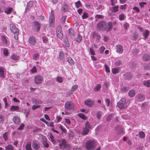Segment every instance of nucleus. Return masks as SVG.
I'll use <instances>...</instances> for the list:
<instances>
[{
    "instance_id": "nucleus-1",
    "label": "nucleus",
    "mask_w": 150,
    "mask_h": 150,
    "mask_svg": "<svg viewBox=\"0 0 150 150\" xmlns=\"http://www.w3.org/2000/svg\"><path fill=\"white\" fill-rule=\"evenodd\" d=\"M96 142L92 140L87 141L86 144V148L87 150H92L96 147Z\"/></svg>"
},
{
    "instance_id": "nucleus-2",
    "label": "nucleus",
    "mask_w": 150,
    "mask_h": 150,
    "mask_svg": "<svg viewBox=\"0 0 150 150\" xmlns=\"http://www.w3.org/2000/svg\"><path fill=\"white\" fill-rule=\"evenodd\" d=\"M59 145L60 148L62 149H68L70 148V145L67 144L66 141L65 139H62L59 140Z\"/></svg>"
},
{
    "instance_id": "nucleus-3",
    "label": "nucleus",
    "mask_w": 150,
    "mask_h": 150,
    "mask_svg": "<svg viewBox=\"0 0 150 150\" xmlns=\"http://www.w3.org/2000/svg\"><path fill=\"white\" fill-rule=\"evenodd\" d=\"M10 29L11 31L14 34V38L15 39L17 40L18 39V36L19 34V30L16 26L14 25H10Z\"/></svg>"
},
{
    "instance_id": "nucleus-4",
    "label": "nucleus",
    "mask_w": 150,
    "mask_h": 150,
    "mask_svg": "<svg viewBox=\"0 0 150 150\" xmlns=\"http://www.w3.org/2000/svg\"><path fill=\"white\" fill-rule=\"evenodd\" d=\"M117 106L120 109H124L126 108V100L124 98H122L118 102Z\"/></svg>"
},
{
    "instance_id": "nucleus-5",
    "label": "nucleus",
    "mask_w": 150,
    "mask_h": 150,
    "mask_svg": "<svg viewBox=\"0 0 150 150\" xmlns=\"http://www.w3.org/2000/svg\"><path fill=\"white\" fill-rule=\"evenodd\" d=\"M35 83L37 84L41 83L43 81V78L41 76L38 75L35 76L34 78Z\"/></svg>"
},
{
    "instance_id": "nucleus-6",
    "label": "nucleus",
    "mask_w": 150,
    "mask_h": 150,
    "mask_svg": "<svg viewBox=\"0 0 150 150\" xmlns=\"http://www.w3.org/2000/svg\"><path fill=\"white\" fill-rule=\"evenodd\" d=\"M91 126L89 124V123L87 122H86L84 127H83V134L84 135L87 134L89 130V129L91 128Z\"/></svg>"
},
{
    "instance_id": "nucleus-7",
    "label": "nucleus",
    "mask_w": 150,
    "mask_h": 150,
    "mask_svg": "<svg viewBox=\"0 0 150 150\" xmlns=\"http://www.w3.org/2000/svg\"><path fill=\"white\" fill-rule=\"evenodd\" d=\"M56 33L58 38L60 39H62L63 36L62 31V28L61 26H59L56 29Z\"/></svg>"
},
{
    "instance_id": "nucleus-8",
    "label": "nucleus",
    "mask_w": 150,
    "mask_h": 150,
    "mask_svg": "<svg viewBox=\"0 0 150 150\" xmlns=\"http://www.w3.org/2000/svg\"><path fill=\"white\" fill-rule=\"evenodd\" d=\"M74 105L71 101H68L65 103V107L66 108L71 110L74 108Z\"/></svg>"
},
{
    "instance_id": "nucleus-9",
    "label": "nucleus",
    "mask_w": 150,
    "mask_h": 150,
    "mask_svg": "<svg viewBox=\"0 0 150 150\" xmlns=\"http://www.w3.org/2000/svg\"><path fill=\"white\" fill-rule=\"evenodd\" d=\"M91 34L92 35L93 38L94 39H96V41L97 42H98L99 40L101 38L100 35H98L97 33L95 32H92Z\"/></svg>"
},
{
    "instance_id": "nucleus-10",
    "label": "nucleus",
    "mask_w": 150,
    "mask_h": 150,
    "mask_svg": "<svg viewBox=\"0 0 150 150\" xmlns=\"http://www.w3.org/2000/svg\"><path fill=\"white\" fill-rule=\"evenodd\" d=\"M32 146L35 149H38L40 147V144L39 142L36 140H34L32 143Z\"/></svg>"
},
{
    "instance_id": "nucleus-11",
    "label": "nucleus",
    "mask_w": 150,
    "mask_h": 150,
    "mask_svg": "<svg viewBox=\"0 0 150 150\" xmlns=\"http://www.w3.org/2000/svg\"><path fill=\"white\" fill-rule=\"evenodd\" d=\"M115 49L116 52L120 54H122L123 52V49L122 47L120 45H117L115 47Z\"/></svg>"
},
{
    "instance_id": "nucleus-12",
    "label": "nucleus",
    "mask_w": 150,
    "mask_h": 150,
    "mask_svg": "<svg viewBox=\"0 0 150 150\" xmlns=\"http://www.w3.org/2000/svg\"><path fill=\"white\" fill-rule=\"evenodd\" d=\"M54 21V17L52 11H51V15L49 19V25L51 26L53 25Z\"/></svg>"
},
{
    "instance_id": "nucleus-13",
    "label": "nucleus",
    "mask_w": 150,
    "mask_h": 150,
    "mask_svg": "<svg viewBox=\"0 0 150 150\" xmlns=\"http://www.w3.org/2000/svg\"><path fill=\"white\" fill-rule=\"evenodd\" d=\"M97 27L102 31H104L106 29L105 25L102 23H99L97 25Z\"/></svg>"
},
{
    "instance_id": "nucleus-14",
    "label": "nucleus",
    "mask_w": 150,
    "mask_h": 150,
    "mask_svg": "<svg viewBox=\"0 0 150 150\" xmlns=\"http://www.w3.org/2000/svg\"><path fill=\"white\" fill-rule=\"evenodd\" d=\"M29 42L31 45H35L36 42V39L34 37H31L29 38Z\"/></svg>"
},
{
    "instance_id": "nucleus-15",
    "label": "nucleus",
    "mask_w": 150,
    "mask_h": 150,
    "mask_svg": "<svg viewBox=\"0 0 150 150\" xmlns=\"http://www.w3.org/2000/svg\"><path fill=\"white\" fill-rule=\"evenodd\" d=\"M84 103L85 105L89 107L92 106L94 104V102L93 100H86Z\"/></svg>"
},
{
    "instance_id": "nucleus-16",
    "label": "nucleus",
    "mask_w": 150,
    "mask_h": 150,
    "mask_svg": "<svg viewBox=\"0 0 150 150\" xmlns=\"http://www.w3.org/2000/svg\"><path fill=\"white\" fill-rule=\"evenodd\" d=\"M34 26L36 29L37 31H39L40 28V24L38 22L35 21L33 23Z\"/></svg>"
},
{
    "instance_id": "nucleus-17",
    "label": "nucleus",
    "mask_w": 150,
    "mask_h": 150,
    "mask_svg": "<svg viewBox=\"0 0 150 150\" xmlns=\"http://www.w3.org/2000/svg\"><path fill=\"white\" fill-rule=\"evenodd\" d=\"M19 106L18 105H12L11 106L10 110L11 112L17 111L19 110Z\"/></svg>"
},
{
    "instance_id": "nucleus-18",
    "label": "nucleus",
    "mask_w": 150,
    "mask_h": 150,
    "mask_svg": "<svg viewBox=\"0 0 150 150\" xmlns=\"http://www.w3.org/2000/svg\"><path fill=\"white\" fill-rule=\"evenodd\" d=\"M150 59V56L147 54H144L142 56V59L144 61H147Z\"/></svg>"
},
{
    "instance_id": "nucleus-19",
    "label": "nucleus",
    "mask_w": 150,
    "mask_h": 150,
    "mask_svg": "<svg viewBox=\"0 0 150 150\" xmlns=\"http://www.w3.org/2000/svg\"><path fill=\"white\" fill-rule=\"evenodd\" d=\"M13 121L16 124H18L20 122V119L17 116H14L13 118Z\"/></svg>"
},
{
    "instance_id": "nucleus-20",
    "label": "nucleus",
    "mask_w": 150,
    "mask_h": 150,
    "mask_svg": "<svg viewBox=\"0 0 150 150\" xmlns=\"http://www.w3.org/2000/svg\"><path fill=\"white\" fill-rule=\"evenodd\" d=\"M125 79L126 80H129L132 77V74L129 73H126L124 75Z\"/></svg>"
},
{
    "instance_id": "nucleus-21",
    "label": "nucleus",
    "mask_w": 150,
    "mask_h": 150,
    "mask_svg": "<svg viewBox=\"0 0 150 150\" xmlns=\"http://www.w3.org/2000/svg\"><path fill=\"white\" fill-rule=\"evenodd\" d=\"M149 34V31L148 30H145L143 33V35L144 39H146Z\"/></svg>"
},
{
    "instance_id": "nucleus-22",
    "label": "nucleus",
    "mask_w": 150,
    "mask_h": 150,
    "mask_svg": "<svg viewBox=\"0 0 150 150\" xmlns=\"http://www.w3.org/2000/svg\"><path fill=\"white\" fill-rule=\"evenodd\" d=\"M69 35L70 37L73 38L74 36V31L72 28H70L69 30Z\"/></svg>"
},
{
    "instance_id": "nucleus-23",
    "label": "nucleus",
    "mask_w": 150,
    "mask_h": 150,
    "mask_svg": "<svg viewBox=\"0 0 150 150\" xmlns=\"http://www.w3.org/2000/svg\"><path fill=\"white\" fill-rule=\"evenodd\" d=\"M137 100L139 101H141L144 100V97L143 95L141 94H139L137 96Z\"/></svg>"
},
{
    "instance_id": "nucleus-24",
    "label": "nucleus",
    "mask_w": 150,
    "mask_h": 150,
    "mask_svg": "<svg viewBox=\"0 0 150 150\" xmlns=\"http://www.w3.org/2000/svg\"><path fill=\"white\" fill-rule=\"evenodd\" d=\"M116 129L119 134H122L123 132V130L121 126H120L116 127Z\"/></svg>"
},
{
    "instance_id": "nucleus-25",
    "label": "nucleus",
    "mask_w": 150,
    "mask_h": 150,
    "mask_svg": "<svg viewBox=\"0 0 150 150\" xmlns=\"http://www.w3.org/2000/svg\"><path fill=\"white\" fill-rule=\"evenodd\" d=\"M139 136L140 138L142 139H143L145 137V134L144 132L141 131L139 132Z\"/></svg>"
},
{
    "instance_id": "nucleus-26",
    "label": "nucleus",
    "mask_w": 150,
    "mask_h": 150,
    "mask_svg": "<svg viewBox=\"0 0 150 150\" xmlns=\"http://www.w3.org/2000/svg\"><path fill=\"white\" fill-rule=\"evenodd\" d=\"M101 88V86L100 84L97 85L93 89V91H94L97 92L99 91Z\"/></svg>"
},
{
    "instance_id": "nucleus-27",
    "label": "nucleus",
    "mask_w": 150,
    "mask_h": 150,
    "mask_svg": "<svg viewBox=\"0 0 150 150\" xmlns=\"http://www.w3.org/2000/svg\"><path fill=\"white\" fill-rule=\"evenodd\" d=\"M26 150H32L31 147V144L30 142H28L25 146Z\"/></svg>"
},
{
    "instance_id": "nucleus-28",
    "label": "nucleus",
    "mask_w": 150,
    "mask_h": 150,
    "mask_svg": "<svg viewBox=\"0 0 150 150\" xmlns=\"http://www.w3.org/2000/svg\"><path fill=\"white\" fill-rule=\"evenodd\" d=\"M112 73L115 74L118 73L119 72V68H116L112 69Z\"/></svg>"
},
{
    "instance_id": "nucleus-29",
    "label": "nucleus",
    "mask_w": 150,
    "mask_h": 150,
    "mask_svg": "<svg viewBox=\"0 0 150 150\" xmlns=\"http://www.w3.org/2000/svg\"><path fill=\"white\" fill-rule=\"evenodd\" d=\"M144 85L147 87H149L150 86V80H148L144 81Z\"/></svg>"
},
{
    "instance_id": "nucleus-30",
    "label": "nucleus",
    "mask_w": 150,
    "mask_h": 150,
    "mask_svg": "<svg viewBox=\"0 0 150 150\" xmlns=\"http://www.w3.org/2000/svg\"><path fill=\"white\" fill-rule=\"evenodd\" d=\"M119 7L117 5L114 6L112 7L111 9L112 11L116 12L118 11Z\"/></svg>"
},
{
    "instance_id": "nucleus-31",
    "label": "nucleus",
    "mask_w": 150,
    "mask_h": 150,
    "mask_svg": "<svg viewBox=\"0 0 150 150\" xmlns=\"http://www.w3.org/2000/svg\"><path fill=\"white\" fill-rule=\"evenodd\" d=\"M12 10V8H8L5 9L4 12L6 14H9L11 13Z\"/></svg>"
},
{
    "instance_id": "nucleus-32",
    "label": "nucleus",
    "mask_w": 150,
    "mask_h": 150,
    "mask_svg": "<svg viewBox=\"0 0 150 150\" xmlns=\"http://www.w3.org/2000/svg\"><path fill=\"white\" fill-rule=\"evenodd\" d=\"M78 85H75L73 86L71 88V89L70 90L71 94H72L73 92L76 90L78 88Z\"/></svg>"
},
{
    "instance_id": "nucleus-33",
    "label": "nucleus",
    "mask_w": 150,
    "mask_h": 150,
    "mask_svg": "<svg viewBox=\"0 0 150 150\" xmlns=\"http://www.w3.org/2000/svg\"><path fill=\"white\" fill-rule=\"evenodd\" d=\"M135 94V91L134 90H130L128 93L129 96L131 97H133Z\"/></svg>"
},
{
    "instance_id": "nucleus-34",
    "label": "nucleus",
    "mask_w": 150,
    "mask_h": 150,
    "mask_svg": "<svg viewBox=\"0 0 150 150\" xmlns=\"http://www.w3.org/2000/svg\"><path fill=\"white\" fill-rule=\"evenodd\" d=\"M0 76L2 78L4 77V71L2 68H0Z\"/></svg>"
},
{
    "instance_id": "nucleus-35",
    "label": "nucleus",
    "mask_w": 150,
    "mask_h": 150,
    "mask_svg": "<svg viewBox=\"0 0 150 150\" xmlns=\"http://www.w3.org/2000/svg\"><path fill=\"white\" fill-rule=\"evenodd\" d=\"M50 139H49V140H50L53 144H54L56 143V141L54 138V137L52 134L51 133L50 134Z\"/></svg>"
},
{
    "instance_id": "nucleus-36",
    "label": "nucleus",
    "mask_w": 150,
    "mask_h": 150,
    "mask_svg": "<svg viewBox=\"0 0 150 150\" xmlns=\"http://www.w3.org/2000/svg\"><path fill=\"white\" fill-rule=\"evenodd\" d=\"M1 39L4 44L6 45L7 43V40L5 36L4 35L1 36Z\"/></svg>"
},
{
    "instance_id": "nucleus-37",
    "label": "nucleus",
    "mask_w": 150,
    "mask_h": 150,
    "mask_svg": "<svg viewBox=\"0 0 150 150\" xmlns=\"http://www.w3.org/2000/svg\"><path fill=\"white\" fill-rule=\"evenodd\" d=\"M103 114V112L101 111H99L96 113V116L98 119L100 118Z\"/></svg>"
},
{
    "instance_id": "nucleus-38",
    "label": "nucleus",
    "mask_w": 150,
    "mask_h": 150,
    "mask_svg": "<svg viewBox=\"0 0 150 150\" xmlns=\"http://www.w3.org/2000/svg\"><path fill=\"white\" fill-rule=\"evenodd\" d=\"M6 150H13L14 148L11 144H8L5 148Z\"/></svg>"
},
{
    "instance_id": "nucleus-39",
    "label": "nucleus",
    "mask_w": 150,
    "mask_h": 150,
    "mask_svg": "<svg viewBox=\"0 0 150 150\" xmlns=\"http://www.w3.org/2000/svg\"><path fill=\"white\" fill-rule=\"evenodd\" d=\"M40 55L39 53H35L34 54L33 56V59L37 60L39 57Z\"/></svg>"
},
{
    "instance_id": "nucleus-40",
    "label": "nucleus",
    "mask_w": 150,
    "mask_h": 150,
    "mask_svg": "<svg viewBox=\"0 0 150 150\" xmlns=\"http://www.w3.org/2000/svg\"><path fill=\"white\" fill-rule=\"evenodd\" d=\"M82 39V37L80 34H78L76 38V41L78 42H79Z\"/></svg>"
},
{
    "instance_id": "nucleus-41",
    "label": "nucleus",
    "mask_w": 150,
    "mask_h": 150,
    "mask_svg": "<svg viewBox=\"0 0 150 150\" xmlns=\"http://www.w3.org/2000/svg\"><path fill=\"white\" fill-rule=\"evenodd\" d=\"M108 31H110L112 29V24L111 22H109L108 23Z\"/></svg>"
},
{
    "instance_id": "nucleus-42",
    "label": "nucleus",
    "mask_w": 150,
    "mask_h": 150,
    "mask_svg": "<svg viewBox=\"0 0 150 150\" xmlns=\"http://www.w3.org/2000/svg\"><path fill=\"white\" fill-rule=\"evenodd\" d=\"M78 115L83 120H86L87 118L85 116V115L83 113H79L78 114Z\"/></svg>"
},
{
    "instance_id": "nucleus-43",
    "label": "nucleus",
    "mask_w": 150,
    "mask_h": 150,
    "mask_svg": "<svg viewBox=\"0 0 150 150\" xmlns=\"http://www.w3.org/2000/svg\"><path fill=\"white\" fill-rule=\"evenodd\" d=\"M66 19V16H64L62 17L61 19V23L63 24L65 22Z\"/></svg>"
},
{
    "instance_id": "nucleus-44",
    "label": "nucleus",
    "mask_w": 150,
    "mask_h": 150,
    "mask_svg": "<svg viewBox=\"0 0 150 150\" xmlns=\"http://www.w3.org/2000/svg\"><path fill=\"white\" fill-rule=\"evenodd\" d=\"M122 63V61L120 60H117L115 61V64L116 66L120 65Z\"/></svg>"
},
{
    "instance_id": "nucleus-45",
    "label": "nucleus",
    "mask_w": 150,
    "mask_h": 150,
    "mask_svg": "<svg viewBox=\"0 0 150 150\" xmlns=\"http://www.w3.org/2000/svg\"><path fill=\"white\" fill-rule=\"evenodd\" d=\"M67 61L68 62L71 64H74V61L71 57H68L67 58Z\"/></svg>"
},
{
    "instance_id": "nucleus-46",
    "label": "nucleus",
    "mask_w": 150,
    "mask_h": 150,
    "mask_svg": "<svg viewBox=\"0 0 150 150\" xmlns=\"http://www.w3.org/2000/svg\"><path fill=\"white\" fill-rule=\"evenodd\" d=\"M11 58L15 60H18L19 58V57L17 55L13 54L11 56Z\"/></svg>"
},
{
    "instance_id": "nucleus-47",
    "label": "nucleus",
    "mask_w": 150,
    "mask_h": 150,
    "mask_svg": "<svg viewBox=\"0 0 150 150\" xmlns=\"http://www.w3.org/2000/svg\"><path fill=\"white\" fill-rule=\"evenodd\" d=\"M57 81L59 83H62L63 81V79L62 77L58 76L56 79Z\"/></svg>"
},
{
    "instance_id": "nucleus-48",
    "label": "nucleus",
    "mask_w": 150,
    "mask_h": 150,
    "mask_svg": "<svg viewBox=\"0 0 150 150\" xmlns=\"http://www.w3.org/2000/svg\"><path fill=\"white\" fill-rule=\"evenodd\" d=\"M103 18V16L97 14L96 15L95 18L96 19V20L97 21L98 19L102 18Z\"/></svg>"
},
{
    "instance_id": "nucleus-49",
    "label": "nucleus",
    "mask_w": 150,
    "mask_h": 150,
    "mask_svg": "<svg viewBox=\"0 0 150 150\" xmlns=\"http://www.w3.org/2000/svg\"><path fill=\"white\" fill-rule=\"evenodd\" d=\"M75 4L77 8L81 6V4L79 1L75 2Z\"/></svg>"
},
{
    "instance_id": "nucleus-50",
    "label": "nucleus",
    "mask_w": 150,
    "mask_h": 150,
    "mask_svg": "<svg viewBox=\"0 0 150 150\" xmlns=\"http://www.w3.org/2000/svg\"><path fill=\"white\" fill-rule=\"evenodd\" d=\"M44 43H47L48 42V39L46 36H43L42 38Z\"/></svg>"
},
{
    "instance_id": "nucleus-51",
    "label": "nucleus",
    "mask_w": 150,
    "mask_h": 150,
    "mask_svg": "<svg viewBox=\"0 0 150 150\" xmlns=\"http://www.w3.org/2000/svg\"><path fill=\"white\" fill-rule=\"evenodd\" d=\"M42 140L41 142L42 143L46 142H47V139L45 137L43 136H42Z\"/></svg>"
},
{
    "instance_id": "nucleus-52",
    "label": "nucleus",
    "mask_w": 150,
    "mask_h": 150,
    "mask_svg": "<svg viewBox=\"0 0 150 150\" xmlns=\"http://www.w3.org/2000/svg\"><path fill=\"white\" fill-rule=\"evenodd\" d=\"M59 56L60 59H62L64 57V53L62 51H60L59 53Z\"/></svg>"
},
{
    "instance_id": "nucleus-53",
    "label": "nucleus",
    "mask_w": 150,
    "mask_h": 150,
    "mask_svg": "<svg viewBox=\"0 0 150 150\" xmlns=\"http://www.w3.org/2000/svg\"><path fill=\"white\" fill-rule=\"evenodd\" d=\"M64 42L65 44L66 45L67 47H69V42L68 41V39L67 38L64 39Z\"/></svg>"
},
{
    "instance_id": "nucleus-54",
    "label": "nucleus",
    "mask_w": 150,
    "mask_h": 150,
    "mask_svg": "<svg viewBox=\"0 0 150 150\" xmlns=\"http://www.w3.org/2000/svg\"><path fill=\"white\" fill-rule=\"evenodd\" d=\"M68 10V6L66 4H64L63 6V10L64 11H66Z\"/></svg>"
},
{
    "instance_id": "nucleus-55",
    "label": "nucleus",
    "mask_w": 150,
    "mask_h": 150,
    "mask_svg": "<svg viewBox=\"0 0 150 150\" xmlns=\"http://www.w3.org/2000/svg\"><path fill=\"white\" fill-rule=\"evenodd\" d=\"M7 134V132H6L3 134V137L6 141L8 139V135Z\"/></svg>"
},
{
    "instance_id": "nucleus-56",
    "label": "nucleus",
    "mask_w": 150,
    "mask_h": 150,
    "mask_svg": "<svg viewBox=\"0 0 150 150\" xmlns=\"http://www.w3.org/2000/svg\"><path fill=\"white\" fill-rule=\"evenodd\" d=\"M105 48L103 46H101L100 48V52L101 54L103 53L105 50Z\"/></svg>"
},
{
    "instance_id": "nucleus-57",
    "label": "nucleus",
    "mask_w": 150,
    "mask_h": 150,
    "mask_svg": "<svg viewBox=\"0 0 150 150\" xmlns=\"http://www.w3.org/2000/svg\"><path fill=\"white\" fill-rule=\"evenodd\" d=\"M125 18L124 14L122 13L119 15V19L121 20H123Z\"/></svg>"
},
{
    "instance_id": "nucleus-58",
    "label": "nucleus",
    "mask_w": 150,
    "mask_h": 150,
    "mask_svg": "<svg viewBox=\"0 0 150 150\" xmlns=\"http://www.w3.org/2000/svg\"><path fill=\"white\" fill-rule=\"evenodd\" d=\"M88 17V13L86 12H84L83 15L82 16V17L83 19H85L86 18Z\"/></svg>"
},
{
    "instance_id": "nucleus-59",
    "label": "nucleus",
    "mask_w": 150,
    "mask_h": 150,
    "mask_svg": "<svg viewBox=\"0 0 150 150\" xmlns=\"http://www.w3.org/2000/svg\"><path fill=\"white\" fill-rule=\"evenodd\" d=\"M37 70L36 67L35 66H34L33 68L31 69V71L32 73H35L37 72Z\"/></svg>"
},
{
    "instance_id": "nucleus-60",
    "label": "nucleus",
    "mask_w": 150,
    "mask_h": 150,
    "mask_svg": "<svg viewBox=\"0 0 150 150\" xmlns=\"http://www.w3.org/2000/svg\"><path fill=\"white\" fill-rule=\"evenodd\" d=\"M127 5L125 4L122 5H121L120 6V8L122 9H125L127 8Z\"/></svg>"
},
{
    "instance_id": "nucleus-61",
    "label": "nucleus",
    "mask_w": 150,
    "mask_h": 150,
    "mask_svg": "<svg viewBox=\"0 0 150 150\" xmlns=\"http://www.w3.org/2000/svg\"><path fill=\"white\" fill-rule=\"evenodd\" d=\"M129 26V24L127 23H125L123 25V26L124 28L127 30Z\"/></svg>"
},
{
    "instance_id": "nucleus-62",
    "label": "nucleus",
    "mask_w": 150,
    "mask_h": 150,
    "mask_svg": "<svg viewBox=\"0 0 150 150\" xmlns=\"http://www.w3.org/2000/svg\"><path fill=\"white\" fill-rule=\"evenodd\" d=\"M33 1H30L28 4L27 6L28 7H30L32 6L33 5Z\"/></svg>"
},
{
    "instance_id": "nucleus-63",
    "label": "nucleus",
    "mask_w": 150,
    "mask_h": 150,
    "mask_svg": "<svg viewBox=\"0 0 150 150\" xmlns=\"http://www.w3.org/2000/svg\"><path fill=\"white\" fill-rule=\"evenodd\" d=\"M105 101L106 103V105L108 107L110 105V100L109 99H106L105 100Z\"/></svg>"
},
{
    "instance_id": "nucleus-64",
    "label": "nucleus",
    "mask_w": 150,
    "mask_h": 150,
    "mask_svg": "<svg viewBox=\"0 0 150 150\" xmlns=\"http://www.w3.org/2000/svg\"><path fill=\"white\" fill-rule=\"evenodd\" d=\"M42 144L46 148H48L49 146V144L47 142H44Z\"/></svg>"
}]
</instances>
